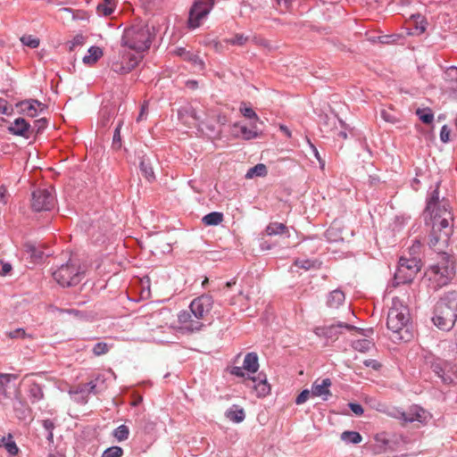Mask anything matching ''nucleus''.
<instances>
[{
    "instance_id": "bf43d9fd",
    "label": "nucleus",
    "mask_w": 457,
    "mask_h": 457,
    "mask_svg": "<svg viewBox=\"0 0 457 457\" xmlns=\"http://www.w3.org/2000/svg\"><path fill=\"white\" fill-rule=\"evenodd\" d=\"M381 116H382V118H383L386 121L390 122V123H395V122H397V121H398V120H397L395 116L391 115L390 113H388V112H386V111H383V112H381Z\"/></svg>"
},
{
    "instance_id": "f704fd0d",
    "label": "nucleus",
    "mask_w": 457,
    "mask_h": 457,
    "mask_svg": "<svg viewBox=\"0 0 457 457\" xmlns=\"http://www.w3.org/2000/svg\"><path fill=\"white\" fill-rule=\"evenodd\" d=\"M251 37L249 36H245L244 34H236L234 37L230 38H227L225 41L228 44L233 45V46H244L245 45Z\"/></svg>"
},
{
    "instance_id": "5701e85b",
    "label": "nucleus",
    "mask_w": 457,
    "mask_h": 457,
    "mask_svg": "<svg viewBox=\"0 0 457 457\" xmlns=\"http://www.w3.org/2000/svg\"><path fill=\"white\" fill-rule=\"evenodd\" d=\"M103 55V51L98 46H91L87 50V54L83 57V62L85 64H94L96 63L100 57Z\"/></svg>"
},
{
    "instance_id": "6e6d98bb",
    "label": "nucleus",
    "mask_w": 457,
    "mask_h": 457,
    "mask_svg": "<svg viewBox=\"0 0 457 457\" xmlns=\"http://www.w3.org/2000/svg\"><path fill=\"white\" fill-rule=\"evenodd\" d=\"M308 144L310 145L311 148L312 149L314 156L319 161V162L320 164V168L323 170L325 167V161L323 159H321L318 149L315 147V145L310 140H308Z\"/></svg>"
},
{
    "instance_id": "680f3d73",
    "label": "nucleus",
    "mask_w": 457,
    "mask_h": 457,
    "mask_svg": "<svg viewBox=\"0 0 457 457\" xmlns=\"http://www.w3.org/2000/svg\"><path fill=\"white\" fill-rule=\"evenodd\" d=\"M147 102H144V104H142L141 106V110H140V113L137 119V121H140L144 119V116L146 114L147 112Z\"/></svg>"
},
{
    "instance_id": "f257e3e1",
    "label": "nucleus",
    "mask_w": 457,
    "mask_h": 457,
    "mask_svg": "<svg viewBox=\"0 0 457 457\" xmlns=\"http://www.w3.org/2000/svg\"><path fill=\"white\" fill-rule=\"evenodd\" d=\"M427 211L430 212L432 219L428 245L436 253L446 255L445 250L448 246L453 233V221L449 202L445 199L439 201L438 192L435 190L428 202Z\"/></svg>"
},
{
    "instance_id": "39448f33",
    "label": "nucleus",
    "mask_w": 457,
    "mask_h": 457,
    "mask_svg": "<svg viewBox=\"0 0 457 457\" xmlns=\"http://www.w3.org/2000/svg\"><path fill=\"white\" fill-rule=\"evenodd\" d=\"M457 320V292H450L436 303L434 324L440 329H451Z\"/></svg>"
},
{
    "instance_id": "864d4df0",
    "label": "nucleus",
    "mask_w": 457,
    "mask_h": 457,
    "mask_svg": "<svg viewBox=\"0 0 457 457\" xmlns=\"http://www.w3.org/2000/svg\"><path fill=\"white\" fill-rule=\"evenodd\" d=\"M188 61L191 62L192 63H194L200 70H203L204 68V61L197 54H195L192 53Z\"/></svg>"
},
{
    "instance_id": "f03ea898",
    "label": "nucleus",
    "mask_w": 457,
    "mask_h": 457,
    "mask_svg": "<svg viewBox=\"0 0 457 457\" xmlns=\"http://www.w3.org/2000/svg\"><path fill=\"white\" fill-rule=\"evenodd\" d=\"M259 369L258 356L255 353H248L244 359L242 367H233L230 373L237 377L245 378V384L252 388L258 397H264L270 392V386L267 382L264 374H258L257 377H252Z\"/></svg>"
},
{
    "instance_id": "a211bd4d",
    "label": "nucleus",
    "mask_w": 457,
    "mask_h": 457,
    "mask_svg": "<svg viewBox=\"0 0 457 457\" xmlns=\"http://www.w3.org/2000/svg\"><path fill=\"white\" fill-rule=\"evenodd\" d=\"M332 382L330 378H318L312 386V396L321 397L324 401L328 400L331 396L330 386Z\"/></svg>"
},
{
    "instance_id": "ea45409f",
    "label": "nucleus",
    "mask_w": 457,
    "mask_h": 457,
    "mask_svg": "<svg viewBox=\"0 0 457 457\" xmlns=\"http://www.w3.org/2000/svg\"><path fill=\"white\" fill-rule=\"evenodd\" d=\"M239 110H240V112L245 118L254 119L256 122L262 123V121L260 120L256 112L251 107H248L245 104H242Z\"/></svg>"
},
{
    "instance_id": "412c9836",
    "label": "nucleus",
    "mask_w": 457,
    "mask_h": 457,
    "mask_svg": "<svg viewBox=\"0 0 457 457\" xmlns=\"http://www.w3.org/2000/svg\"><path fill=\"white\" fill-rule=\"evenodd\" d=\"M402 417L405 422L418 421L423 423L428 419V413L422 408L415 405L411 407L407 411L403 412Z\"/></svg>"
},
{
    "instance_id": "8fccbe9b",
    "label": "nucleus",
    "mask_w": 457,
    "mask_h": 457,
    "mask_svg": "<svg viewBox=\"0 0 457 457\" xmlns=\"http://www.w3.org/2000/svg\"><path fill=\"white\" fill-rule=\"evenodd\" d=\"M174 54L181 58H183L184 60L186 61H188V59L190 58L192 53L189 52V51H187L186 48L184 47H177L175 50H174Z\"/></svg>"
},
{
    "instance_id": "4468645a",
    "label": "nucleus",
    "mask_w": 457,
    "mask_h": 457,
    "mask_svg": "<svg viewBox=\"0 0 457 457\" xmlns=\"http://www.w3.org/2000/svg\"><path fill=\"white\" fill-rule=\"evenodd\" d=\"M212 300L208 295H202L194 299L190 303V312L194 317L200 320L211 311Z\"/></svg>"
},
{
    "instance_id": "49530a36",
    "label": "nucleus",
    "mask_w": 457,
    "mask_h": 457,
    "mask_svg": "<svg viewBox=\"0 0 457 457\" xmlns=\"http://www.w3.org/2000/svg\"><path fill=\"white\" fill-rule=\"evenodd\" d=\"M0 113L12 115L13 113V108L8 102L3 98H0Z\"/></svg>"
},
{
    "instance_id": "6e6552de",
    "label": "nucleus",
    "mask_w": 457,
    "mask_h": 457,
    "mask_svg": "<svg viewBox=\"0 0 457 457\" xmlns=\"http://www.w3.org/2000/svg\"><path fill=\"white\" fill-rule=\"evenodd\" d=\"M55 281L62 287H72L79 284L83 277V272L71 261L62 265L53 273Z\"/></svg>"
},
{
    "instance_id": "e433bc0d",
    "label": "nucleus",
    "mask_w": 457,
    "mask_h": 457,
    "mask_svg": "<svg viewBox=\"0 0 457 457\" xmlns=\"http://www.w3.org/2000/svg\"><path fill=\"white\" fill-rule=\"evenodd\" d=\"M140 170L147 180L152 181L154 179L153 168L145 159H143L140 162Z\"/></svg>"
},
{
    "instance_id": "9b49d317",
    "label": "nucleus",
    "mask_w": 457,
    "mask_h": 457,
    "mask_svg": "<svg viewBox=\"0 0 457 457\" xmlns=\"http://www.w3.org/2000/svg\"><path fill=\"white\" fill-rule=\"evenodd\" d=\"M431 368L445 384H452L457 379V366L452 362L438 360L432 363Z\"/></svg>"
},
{
    "instance_id": "72a5a7b5",
    "label": "nucleus",
    "mask_w": 457,
    "mask_h": 457,
    "mask_svg": "<svg viewBox=\"0 0 457 457\" xmlns=\"http://www.w3.org/2000/svg\"><path fill=\"white\" fill-rule=\"evenodd\" d=\"M341 439L351 442L353 444H359L361 442L362 437L360 433L355 431H345L341 434Z\"/></svg>"
},
{
    "instance_id": "3c124183",
    "label": "nucleus",
    "mask_w": 457,
    "mask_h": 457,
    "mask_svg": "<svg viewBox=\"0 0 457 457\" xmlns=\"http://www.w3.org/2000/svg\"><path fill=\"white\" fill-rule=\"evenodd\" d=\"M85 38L82 35H77L70 42V51H73L74 48L78 46H82L84 44Z\"/></svg>"
},
{
    "instance_id": "1a4fd4ad",
    "label": "nucleus",
    "mask_w": 457,
    "mask_h": 457,
    "mask_svg": "<svg viewBox=\"0 0 457 457\" xmlns=\"http://www.w3.org/2000/svg\"><path fill=\"white\" fill-rule=\"evenodd\" d=\"M214 5V0H195L189 11L187 27L195 29L201 25Z\"/></svg>"
},
{
    "instance_id": "37998d69",
    "label": "nucleus",
    "mask_w": 457,
    "mask_h": 457,
    "mask_svg": "<svg viewBox=\"0 0 457 457\" xmlns=\"http://www.w3.org/2000/svg\"><path fill=\"white\" fill-rule=\"evenodd\" d=\"M120 127H121V122H119L117 128L115 129L114 134H113L112 148H114L115 150H119L121 147Z\"/></svg>"
},
{
    "instance_id": "4c0bfd02",
    "label": "nucleus",
    "mask_w": 457,
    "mask_h": 457,
    "mask_svg": "<svg viewBox=\"0 0 457 457\" xmlns=\"http://www.w3.org/2000/svg\"><path fill=\"white\" fill-rule=\"evenodd\" d=\"M444 79L449 84H457V67L451 66L446 69L444 75Z\"/></svg>"
},
{
    "instance_id": "6ab92c4d",
    "label": "nucleus",
    "mask_w": 457,
    "mask_h": 457,
    "mask_svg": "<svg viewBox=\"0 0 457 457\" xmlns=\"http://www.w3.org/2000/svg\"><path fill=\"white\" fill-rule=\"evenodd\" d=\"M120 62H116L112 65V69L115 72L127 73L129 72L138 63L140 56L124 55Z\"/></svg>"
},
{
    "instance_id": "0e129e2a",
    "label": "nucleus",
    "mask_w": 457,
    "mask_h": 457,
    "mask_svg": "<svg viewBox=\"0 0 457 457\" xmlns=\"http://www.w3.org/2000/svg\"><path fill=\"white\" fill-rule=\"evenodd\" d=\"M12 270V266L9 263H4L2 266V270L0 271V276H5Z\"/></svg>"
},
{
    "instance_id": "ddd939ff",
    "label": "nucleus",
    "mask_w": 457,
    "mask_h": 457,
    "mask_svg": "<svg viewBox=\"0 0 457 457\" xmlns=\"http://www.w3.org/2000/svg\"><path fill=\"white\" fill-rule=\"evenodd\" d=\"M179 326L178 329L182 332L193 333L199 331L204 324L202 321L196 320L191 312H181L178 315Z\"/></svg>"
},
{
    "instance_id": "cd10ccee",
    "label": "nucleus",
    "mask_w": 457,
    "mask_h": 457,
    "mask_svg": "<svg viewBox=\"0 0 457 457\" xmlns=\"http://www.w3.org/2000/svg\"><path fill=\"white\" fill-rule=\"evenodd\" d=\"M223 214L219 212H213L204 216L202 220L206 226H217L223 221Z\"/></svg>"
},
{
    "instance_id": "052dcab7",
    "label": "nucleus",
    "mask_w": 457,
    "mask_h": 457,
    "mask_svg": "<svg viewBox=\"0 0 457 457\" xmlns=\"http://www.w3.org/2000/svg\"><path fill=\"white\" fill-rule=\"evenodd\" d=\"M295 264L300 268L309 270L312 267V263L310 261H295Z\"/></svg>"
},
{
    "instance_id": "58836bf2",
    "label": "nucleus",
    "mask_w": 457,
    "mask_h": 457,
    "mask_svg": "<svg viewBox=\"0 0 457 457\" xmlns=\"http://www.w3.org/2000/svg\"><path fill=\"white\" fill-rule=\"evenodd\" d=\"M129 434V429L126 425L119 426L112 433L113 436L118 441H124L128 438Z\"/></svg>"
},
{
    "instance_id": "dca6fc26",
    "label": "nucleus",
    "mask_w": 457,
    "mask_h": 457,
    "mask_svg": "<svg viewBox=\"0 0 457 457\" xmlns=\"http://www.w3.org/2000/svg\"><path fill=\"white\" fill-rule=\"evenodd\" d=\"M345 328L348 330H355L358 333H361V329L356 328L352 325H348L343 322H339L337 324H333L330 326L318 327L315 328L314 332L319 337H325L331 339H337L339 334L338 329Z\"/></svg>"
},
{
    "instance_id": "473e14b6",
    "label": "nucleus",
    "mask_w": 457,
    "mask_h": 457,
    "mask_svg": "<svg viewBox=\"0 0 457 457\" xmlns=\"http://www.w3.org/2000/svg\"><path fill=\"white\" fill-rule=\"evenodd\" d=\"M24 249L26 253L29 254L30 258L34 262H38L43 257V253L40 250L37 249V247L30 243L25 244Z\"/></svg>"
},
{
    "instance_id": "69168bd1",
    "label": "nucleus",
    "mask_w": 457,
    "mask_h": 457,
    "mask_svg": "<svg viewBox=\"0 0 457 457\" xmlns=\"http://www.w3.org/2000/svg\"><path fill=\"white\" fill-rule=\"evenodd\" d=\"M363 363L367 367H372L375 370H378L380 367V365L376 361L373 360H365Z\"/></svg>"
},
{
    "instance_id": "7ed1b4c3",
    "label": "nucleus",
    "mask_w": 457,
    "mask_h": 457,
    "mask_svg": "<svg viewBox=\"0 0 457 457\" xmlns=\"http://www.w3.org/2000/svg\"><path fill=\"white\" fill-rule=\"evenodd\" d=\"M410 320L408 306L398 297L393 298L386 321L388 329L393 333V340L409 341L411 339Z\"/></svg>"
},
{
    "instance_id": "423d86ee",
    "label": "nucleus",
    "mask_w": 457,
    "mask_h": 457,
    "mask_svg": "<svg viewBox=\"0 0 457 457\" xmlns=\"http://www.w3.org/2000/svg\"><path fill=\"white\" fill-rule=\"evenodd\" d=\"M453 261L449 255H442L441 262L430 266L425 276L432 283L435 289L447 285L453 276Z\"/></svg>"
},
{
    "instance_id": "603ef678",
    "label": "nucleus",
    "mask_w": 457,
    "mask_h": 457,
    "mask_svg": "<svg viewBox=\"0 0 457 457\" xmlns=\"http://www.w3.org/2000/svg\"><path fill=\"white\" fill-rule=\"evenodd\" d=\"M6 335L10 338H24L26 337V332L23 328H17L13 331L8 332Z\"/></svg>"
},
{
    "instance_id": "a18cd8bd",
    "label": "nucleus",
    "mask_w": 457,
    "mask_h": 457,
    "mask_svg": "<svg viewBox=\"0 0 457 457\" xmlns=\"http://www.w3.org/2000/svg\"><path fill=\"white\" fill-rule=\"evenodd\" d=\"M422 245L419 240L413 242L412 245L409 248V257L418 256L420 258L421 253Z\"/></svg>"
},
{
    "instance_id": "f3484780",
    "label": "nucleus",
    "mask_w": 457,
    "mask_h": 457,
    "mask_svg": "<svg viewBox=\"0 0 457 457\" xmlns=\"http://www.w3.org/2000/svg\"><path fill=\"white\" fill-rule=\"evenodd\" d=\"M16 107L20 109V113L33 118L45 109V104L37 100L29 99L18 102Z\"/></svg>"
},
{
    "instance_id": "e2e57ef3",
    "label": "nucleus",
    "mask_w": 457,
    "mask_h": 457,
    "mask_svg": "<svg viewBox=\"0 0 457 457\" xmlns=\"http://www.w3.org/2000/svg\"><path fill=\"white\" fill-rule=\"evenodd\" d=\"M7 189L4 186L0 187V202L6 204Z\"/></svg>"
},
{
    "instance_id": "bb28decb",
    "label": "nucleus",
    "mask_w": 457,
    "mask_h": 457,
    "mask_svg": "<svg viewBox=\"0 0 457 457\" xmlns=\"http://www.w3.org/2000/svg\"><path fill=\"white\" fill-rule=\"evenodd\" d=\"M267 173L268 170L266 165L263 163H258L247 170L245 179H251L254 177H265Z\"/></svg>"
},
{
    "instance_id": "c756f323",
    "label": "nucleus",
    "mask_w": 457,
    "mask_h": 457,
    "mask_svg": "<svg viewBox=\"0 0 457 457\" xmlns=\"http://www.w3.org/2000/svg\"><path fill=\"white\" fill-rule=\"evenodd\" d=\"M287 232V226L280 222H271L266 228V233L269 236L282 235Z\"/></svg>"
},
{
    "instance_id": "2eb2a0df",
    "label": "nucleus",
    "mask_w": 457,
    "mask_h": 457,
    "mask_svg": "<svg viewBox=\"0 0 457 457\" xmlns=\"http://www.w3.org/2000/svg\"><path fill=\"white\" fill-rule=\"evenodd\" d=\"M205 114L195 108L184 107L179 111V119L187 126H195L204 122Z\"/></svg>"
},
{
    "instance_id": "7c9ffc66",
    "label": "nucleus",
    "mask_w": 457,
    "mask_h": 457,
    "mask_svg": "<svg viewBox=\"0 0 457 457\" xmlns=\"http://www.w3.org/2000/svg\"><path fill=\"white\" fill-rule=\"evenodd\" d=\"M353 347L361 353L369 352L373 347V343L366 338L353 341Z\"/></svg>"
},
{
    "instance_id": "a878e982",
    "label": "nucleus",
    "mask_w": 457,
    "mask_h": 457,
    "mask_svg": "<svg viewBox=\"0 0 457 457\" xmlns=\"http://www.w3.org/2000/svg\"><path fill=\"white\" fill-rule=\"evenodd\" d=\"M226 416L230 420L238 423L244 420L245 415L242 408L237 405H233L230 409L227 411Z\"/></svg>"
},
{
    "instance_id": "13d9d810",
    "label": "nucleus",
    "mask_w": 457,
    "mask_h": 457,
    "mask_svg": "<svg viewBox=\"0 0 457 457\" xmlns=\"http://www.w3.org/2000/svg\"><path fill=\"white\" fill-rule=\"evenodd\" d=\"M440 138L444 143H447L450 139V129L446 125H444L441 129Z\"/></svg>"
},
{
    "instance_id": "b1692460",
    "label": "nucleus",
    "mask_w": 457,
    "mask_h": 457,
    "mask_svg": "<svg viewBox=\"0 0 457 457\" xmlns=\"http://www.w3.org/2000/svg\"><path fill=\"white\" fill-rule=\"evenodd\" d=\"M328 240L332 242H338L343 240L342 231L339 224L333 223L325 232Z\"/></svg>"
},
{
    "instance_id": "c85d7f7f",
    "label": "nucleus",
    "mask_w": 457,
    "mask_h": 457,
    "mask_svg": "<svg viewBox=\"0 0 457 457\" xmlns=\"http://www.w3.org/2000/svg\"><path fill=\"white\" fill-rule=\"evenodd\" d=\"M240 132H241L243 138L245 140L253 139V138L259 137L262 135V132L259 131L255 123H253L251 125V129H248L245 126H241Z\"/></svg>"
},
{
    "instance_id": "f8f14e48",
    "label": "nucleus",
    "mask_w": 457,
    "mask_h": 457,
    "mask_svg": "<svg viewBox=\"0 0 457 457\" xmlns=\"http://www.w3.org/2000/svg\"><path fill=\"white\" fill-rule=\"evenodd\" d=\"M16 379V375L0 373V395L5 398H10L12 396L19 398L21 392L19 386L15 385Z\"/></svg>"
},
{
    "instance_id": "2f4dec72",
    "label": "nucleus",
    "mask_w": 457,
    "mask_h": 457,
    "mask_svg": "<svg viewBox=\"0 0 457 457\" xmlns=\"http://www.w3.org/2000/svg\"><path fill=\"white\" fill-rule=\"evenodd\" d=\"M29 393L32 402H37L44 396L41 386L35 382L29 385Z\"/></svg>"
},
{
    "instance_id": "9d476101",
    "label": "nucleus",
    "mask_w": 457,
    "mask_h": 457,
    "mask_svg": "<svg viewBox=\"0 0 457 457\" xmlns=\"http://www.w3.org/2000/svg\"><path fill=\"white\" fill-rule=\"evenodd\" d=\"M55 204L53 189L39 188L33 192L31 206L36 212L49 211Z\"/></svg>"
},
{
    "instance_id": "79ce46f5",
    "label": "nucleus",
    "mask_w": 457,
    "mask_h": 457,
    "mask_svg": "<svg viewBox=\"0 0 457 457\" xmlns=\"http://www.w3.org/2000/svg\"><path fill=\"white\" fill-rule=\"evenodd\" d=\"M123 454V450L120 446H112L106 449L102 457H121Z\"/></svg>"
},
{
    "instance_id": "393cba45",
    "label": "nucleus",
    "mask_w": 457,
    "mask_h": 457,
    "mask_svg": "<svg viewBox=\"0 0 457 457\" xmlns=\"http://www.w3.org/2000/svg\"><path fill=\"white\" fill-rule=\"evenodd\" d=\"M344 301L345 294L341 290H334L328 297V305L331 308H337Z\"/></svg>"
},
{
    "instance_id": "4be33fe9",
    "label": "nucleus",
    "mask_w": 457,
    "mask_h": 457,
    "mask_svg": "<svg viewBox=\"0 0 457 457\" xmlns=\"http://www.w3.org/2000/svg\"><path fill=\"white\" fill-rule=\"evenodd\" d=\"M115 0H102L96 6V12L99 16L108 17L115 10Z\"/></svg>"
},
{
    "instance_id": "4d7b16f0",
    "label": "nucleus",
    "mask_w": 457,
    "mask_h": 457,
    "mask_svg": "<svg viewBox=\"0 0 457 457\" xmlns=\"http://www.w3.org/2000/svg\"><path fill=\"white\" fill-rule=\"evenodd\" d=\"M348 405L351 411L357 416H361L363 414L364 410L361 404L350 403Z\"/></svg>"
},
{
    "instance_id": "09e8293b",
    "label": "nucleus",
    "mask_w": 457,
    "mask_h": 457,
    "mask_svg": "<svg viewBox=\"0 0 457 457\" xmlns=\"http://www.w3.org/2000/svg\"><path fill=\"white\" fill-rule=\"evenodd\" d=\"M42 424H43V427L45 428V429L48 431L47 439L52 441L53 437H54V435H53V429L54 428V423L50 420H45L42 421Z\"/></svg>"
},
{
    "instance_id": "20e7f679",
    "label": "nucleus",
    "mask_w": 457,
    "mask_h": 457,
    "mask_svg": "<svg viewBox=\"0 0 457 457\" xmlns=\"http://www.w3.org/2000/svg\"><path fill=\"white\" fill-rule=\"evenodd\" d=\"M155 36L154 26L138 22L125 29L122 36V46L140 53L147 50Z\"/></svg>"
},
{
    "instance_id": "aec40b11",
    "label": "nucleus",
    "mask_w": 457,
    "mask_h": 457,
    "mask_svg": "<svg viewBox=\"0 0 457 457\" xmlns=\"http://www.w3.org/2000/svg\"><path fill=\"white\" fill-rule=\"evenodd\" d=\"M29 128L30 125L25 119L17 118L13 122L10 123L7 129L12 135L29 138Z\"/></svg>"
},
{
    "instance_id": "5fc2aeb1",
    "label": "nucleus",
    "mask_w": 457,
    "mask_h": 457,
    "mask_svg": "<svg viewBox=\"0 0 457 457\" xmlns=\"http://www.w3.org/2000/svg\"><path fill=\"white\" fill-rule=\"evenodd\" d=\"M280 11L286 12L292 7V3L295 0H276Z\"/></svg>"
},
{
    "instance_id": "338daca9",
    "label": "nucleus",
    "mask_w": 457,
    "mask_h": 457,
    "mask_svg": "<svg viewBox=\"0 0 457 457\" xmlns=\"http://www.w3.org/2000/svg\"><path fill=\"white\" fill-rule=\"evenodd\" d=\"M280 130L283 131L287 137H291V132L285 125L280 126Z\"/></svg>"
},
{
    "instance_id": "a19ab883",
    "label": "nucleus",
    "mask_w": 457,
    "mask_h": 457,
    "mask_svg": "<svg viewBox=\"0 0 457 457\" xmlns=\"http://www.w3.org/2000/svg\"><path fill=\"white\" fill-rule=\"evenodd\" d=\"M110 345L104 342H99L96 344L92 349L96 356L105 354L109 352Z\"/></svg>"
},
{
    "instance_id": "c03bdc74",
    "label": "nucleus",
    "mask_w": 457,
    "mask_h": 457,
    "mask_svg": "<svg viewBox=\"0 0 457 457\" xmlns=\"http://www.w3.org/2000/svg\"><path fill=\"white\" fill-rule=\"evenodd\" d=\"M21 41L24 46L30 48H37L39 46V39L32 36H23L21 37Z\"/></svg>"
},
{
    "instance_id": "0eeeda50",
    "label": "nucleus",
    "mask_w": 457,
    "mask_h": 457,
    "mask_svg": "<svg viewBox=\"0 0 457 457\" xmlns=\"http://www.w3.org/2000/svg\"><path fill=\"white\" fill-rule=\"evenodd\" d=\"M420 258H418V256H402L395 274V281L397 285L411 282L420 270Z\"/></svg>"
},
{
    "instance_id": "c9c22d12",
    "label": "nucleus",
    "mask_w": 457,
    "mask_h": 457,
    "mask_svg": "<svg viewBox=\"0 0 457 457\" xmlns=\"http://www.w3.org/2000/svg\"><path fill=\"white\" fill-rule=\"evenodd\" d=\"M416 114L425 124H430L434 120V114L430 109H418Z\"/></svg>"
},
{
    "instance_id": "de8ad7c7",
    "label": "nucleus",
    "mask_w": 457,
    "mask_h": 457,
    "mask_svg": "<svg viewBox=\"0 0 457 457\" xmlns=\"http://www.w3.org/2000/svg\"><path fill=\"white\" fill-rule=\"evenodd\" d=\"M310 396H312V390L304 389L296 397L295 403L297 405L303 404L310 398Z\"/></svg>"
},
{
    "instance_id": "774afa93",
    "label": "nucleus",
    "mask_w": 457,
    "mask_h": 457,
    "mask_svg": "<svg viewBox=\"0 0 457 457\" xmlns=\"http://www.w3.org/2000/svg\"><path fill=\"white\" fill-rule=\"evenodd\" d=\"M36 123L38 124V129H40L41 128L45 127L46 120L45 119L37 120H36Z\"/></svg>"
}]
</instances>
